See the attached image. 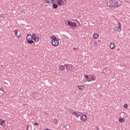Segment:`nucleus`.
I'll list each match as a JSON object with an SVG mask.
<instances>
[{"label":"nucleus","instance_id":"c756f323","mask_svg":"<svg viewBox=\"0 0 130 130\" xmlns=\"http://www.w3.org/2000/svg\"><path fill=\"white\" fill-rule=\"evenodd\" d=\"M45 113V114H46L47 115H48V113Z\"/></svg>","mask_w":130,"mask_h":130},{"label":"nucleus","instance_id":"a211bd4d","mask_svg":"<svg viewBox=\"0 0 130 130\" xmlns=\"http://www.w3.org/2000/svg\"><path fill=\"white\" fill-rule=\"evenodd\" d=\"M7 16H8L7 14H3L2 15V18H3L4 19L7 18Z\"/></svg>","mask_w":130,"mask_h":130},{"label":"nucleus","instance_id":"6e6552de","mask_svg":"<svg viewBox=\"0 0 130 130\" xmlns=\"http://www.w3.org/2000/svg\"><path fill=\"white\" fill-rule=\"evenodd\" d=\"M80 119L82 121H86V120H87V115H86L85 114H82L81 116Z\"/></svg>","mask_w":130,"mask_h":130},{"label":"nucleus","instance_id":"aec40b11","mask_svg":"<svg viewBox=\"0 0 130 130\" xmlns=\"http://www.w3.org/2000/svg\"><path fill=\"white\" fill-rule=\"evenodd\" d=\"M54 123H58V121H57V119H54Z\"/></svg>","mask_w":130,"mask_h":130},{"label":"nucleus","instance_id":"a878e982","mask_svg":"<svg viewBox=\"0 0 130 130\" xmlns=\"http://www.w3.org/2000/svg\"><path fill=\"white\" fill-rule=\"evenodd\" d=\"M38 123L35 122L34 125H38Z\"/></svg>","mask_w":130,"mask_h":130},{"label":"nucleus","instance_id":"393cba45","mask_svg":"<svg viewBox=\"0 0 130 130\" xmlns=\"http://www.w3.org/2000/svg\"><path fill=\"white\" fill-rule=\"evenodd\" d=\"M21 12H22V13L23 14H25V10H22Z\"/></svg>","mask_w":130,"mask_h":130},{"label":"nucleus","instance_id":"9d476101","mask_svg":"<svg viewBox=\"0 0 130 130\" xmlns=\"http://www.w3.org/2000/svg\"><path fill=\"white\" fill-rule=\"evenodd\" d=\"M57 3L59 6H62L64 4L63 0H57Z\"/></svg>","mask_w":130,"mask_h":130},{"label":"nucleus","instance_id":"f3484780","mask_svg":"<svg viewBox=\"0 0 130 130\" xmlns=\"http://www.w3.org/2000/svg\"><path fill=\"white\" fill-rule=\"evenodd\" d=\"M55 0H46V2L47 3V4H50V3H54Z\"/></svg>","mask_w":130,"mask_h":130},{"label":"nucleus","instance_id":"473e14b6","mask_svg":"<svg viewBox=\"0 0 130 130\" xmlns=\"http://www.w3.org/2000/svg\"><path fill=\"white\" fill-rule=\"evenodd\" d=\"M2 103V101H0V104H1Z\"/></svg>","mask_w":130,"mask_h":130},{"label":"nucleus","instance_id":"2eb2a0df","mask_svg":"<svg viewBox=\"0 0 130 130\" xmlns=\"http://www.w3.org/2000/svg\"><path fill=\"white\" fill-rule=\"evenodd\" d=\"M93 38L94 39H98V38H99V35L98 34H94L93 35Z\"/></svg>","mask_w":130,"mask_h":130},{"label":"nucleus","instance_id":"4be33fe9","mask_svg":"<svg viewBox=\"0 0 130 130\" xmlns=\"http://www.w3.org/2000/svg\"><path fill=\"white\" fill-rule=\"evenodd\" d=\"M124 107L125 109H127V105L126 104H125L124 105Z\"/></svg>","mask_w":130,"mask_h":130},{"label":"nucleus","instance_id":"20e7f679","mask_svg":"<svg viewBox=\"0 0 130 130\" xmlns=\"http://www.w3.org/2000/svg\"><path fill=\"white\" fill-rule=\"evenodd\" d=\"M64 67L66 68L68 72H71V71L73 70V67L74 66H73V65L71 64L66 63L64 64Z\"/></svg>","mask_w":130,"mask_h":130},{"label":"nucleus","instance_id":"b1692460","mask_svg":"<svg viewBox=\"0 0 130 130\" xmlns=\"http://www.w3.org/2000/svg\"><path fill=\"white\" fill-rule=\"evenodd\" d=\"M29 129V124L26 125V130Z\"/></svg>","mask_w":130,"mask_h":130},{"label":"nucleus","instance_id":"f03ea898","mask_svg":"<svg viewBox=\"0 0 130 130\" xmlns=\"http://www.w3.org/2000/svg\"><path fill=\"white\" fill-rule=\"evenodd\" d=\"M122 4V2L120 0H111L108 4V6L110 8H119Z\"/></svg>","mask_w":130,"mask_h":130},{"label":"nucleus","instance_id":"1a4fd4ad","mask_svg":"<svg viewBox=\"0 0 130 130\" xmlns=\"http://www.w3.org/2000/svg\"><path fill=\"white\" fill-rule=\"evenodd\" d=\"M117 29L118 32H120L121 31V23L119 22H118V26L117 27Z\"/></svg>","mask_w":130,"mask_h":130},{"label":"nucleus","instance_id":"423d86ee","mask_svg":"<svg viewBox=\"0 0 130 130\" xmlns=\"http://www.w3.org/2000/svg\"><path fill=\"white\" fill-rule=\"evenodd\" d=\"M67 23L68 26L71 27V28H76V27H77V23L73 22L72 21H68Z\"/></svg>","mask_w":130,"mask_h":130},{"label":"nucleus","instance_id":"2f4dec72","mask_svg":"<svg viewBox=\"0 0 130 130\" xmlns=\"http://www.w3.org/2000/svg\"><path fill=\"white\" fill-rule=\"evenodd\" d=\"M17 38H20V36H18L17 37Z\"/></svg>","mask_w":130,"mask_h":130},{"label":"nucleus","instance_id":"f257e3e1","mask_svg":"<svg viewBox=\"0 0 130 130\" xmlns=\"http://www.w3.org/2000/svg\"><path fill=\"white\" fill-rule=\"evenodd\" d=\"M26 40H27V43L29 44H32V43H34V41L35 42H39V37H37V35L35 34H28L26 36Z\"/></svg>","mask_w":130,"mask_h":130},{"label":"nucleus","instance_id":"0eeeda50","mask_svg":"<svg viewBox=\"0 0 130 130\" xmlns=\"http://www.w3.org/2000/svg\"><path fill=\"white\" fill-rule=\"evenodd\" d=\"M70 113H72L74 116H76L77 118H79V117L80 116V114L78 113L76 111L73 110H70Z\"/></svg>","mask_w":130,"mask_h":130},{"label":"nucleus","instance_id":"5701e85b","mask_svg":"<svg viewBox=\"0 0 130 130\" xmlns=\"http://www.w3.org/2000/svg\"><path fill=\"white\" fill-rule=\"evenodd\" d=\"M114 30L115 32H117V30H116V26L114 27Z\"/></svg>","mask_w":130,"mask_h":130},{"label":"nucleus","instance_id":"39448f33","mask_svg":"<svg viewBox=\"0 0 130 130\" xmlns=\"http://www.w3.org/2000/svg\"><path fill=\"white\" fill-rule=\"evenodd\" d=\"M85 77L87 82H92V81H95V79L94 78L93 76L85 75Z\"/></svg>","mask_w":130,"mask_h":130},{"label":"nucleus","instance_id":"9b49d317","mask_svg":"<svg viewBox=\"0 0 130 130\" xmlns=\"http://www.w3.org/2000/svg\"><path fill=\"white\" fill-rule=\"evenodd\" d=\"M0 124L2 126H6V121L3 119L0 120Z\"/></svg>","mask_w":130,"mask_h":130},{"label":"nucleus","instance_id":"6ab92c4d","mask_svg":"<svg viewBox=\"0 0 130 130\" xmlns=\"http://www.w3.org/2000/svg\"><path fill=\"white\" fill-rule=\"evenodd\" d=\"M119 121H120V122H123V121H124V119H123V118H120L119 119Z\"/></svg>","mask_w":130,"mask_h":130},{"label":"nucleus","instance_id":"ddd939ff","mask_svg":"<svg viewBox=\"0 0 130 130\" xmlns=\"http://www.w3.org/2000/svg\"><path fill=\"white\" fill-rule=\"evenodd\" d=\"M77 88H78V89L79 90H84V89H85V86H84V85H78V86H77Z\"/></svg>","mask_w":130,"mask_h":130},{"label":"nucleus","instance_id":"c85d7f7f","mask_svg":"<svg viewBox=\"0 0 130 130\" xmlns=\"http://www.w3.org/2000/svg\"><path fill=\"white\" fill-rule=\"evenodd\" d=\"M77 49L76 48H73V50H76Z\"/></svg>","mask_w":130,"mask_h":130},{"label":"nucleus","instance_id":"dca6fc26","mask_svg":"<svg viewBox=\"0 0 130 130\" xmlns=\"http://www.w3.org/2000/svg\"><path fill=\"white\" fill-rule=\"evenodd\" d=\"M52 5H53V9H57V4H55L53 3H52Z\"/></svg>","mask_w":130,"mask_h":130},{"label":"nucleus","instance_id":"4468645a","mask_svg":"<svg viewBox=\"0 0 130 130\" xmlns=\"http://www.w3.org/2000/svg\"><path fill=\"white\" fill-rule=\"evenodd\" d=\"M59 70H60V71H63L64 70V66H60L59 67Z\"/></svg>","mask_w":130,"mask_h":130},{"label":"nucleus","instance_id":"f8f14e48","mask_svg":"<svg viewBox=\"0 0 130 130\" xmlns=\"http://www.w3.org/2000/svg\"><path fill=\"white\" fill-rule=\"evenodd\" d=\"M115 47V45L113 43H111L110 45V48L111 49H114Z\"/></svg>","mask_w":130,"mask_h":130},{"label":"nucleus","instance_id":"7ed1b4c3","mask_svg":"<svg viewBox=\"0 0 130 130\" xmlns=\"http://www.w3.org/2000/svg\"><path fill=\"white\" fill-rule=\"evenodd\" d=\"M51 38L52 39V40L51 41L52 45L53 46H57L58 44H59V42H58V40H57V38L55 36H53Z\"/></svg>","mask_w":130,"mask_h":130},{"label":"nucleus","instance_id":"cd10ccee","mask_svg":"<svg viewBox=\"0 0 130 130\" xmlns=\"http://www.w3.org/2000/svg\"><path fill=\"white\" fill-rule=\"evenodd\" d=\"M96 129H97V130H99V129H100V128H99V127H96Z\"/></svg>","mask_w":130,"mask_h":130},{"label":"nucleus","instance_id":"bb28decb","mask_svg":"<svg viewBox=\"0 0 130 130\" xmlns=\"http://www.w3.org/2000/svg\"><path fill=\"white\" fill-rule=\"evenodd\" d=\"M0 90H1V91H4V90H3V87H1V88H0Z\"/></svg>","mask_w":130,"mask_h":130},{"label":"nucleus","instance_id":"7c9ffc66","mask_svg":"<svg viewBox=\"0 0 130 130\" xmlns=\"http://www.w3.org/2000/svg\"><path fill=\"white\" fill-rule=\"evenodd\" d=\"M94 44H95V45H97V43H94Z\"/></svg>","mask_w":130,"mask_h":130},{"label":"nucleus","instance_id":"412c9836","mask_svg":"<svg viewBox=\"0 0 130 130\" xmlns=\"http://www.w3.org/2000/svg\"><path fill=\"white\" fill-rule=\"evenodd\" d=\"M18 29H16L15 30V35H18Z\"/></svg>","mask_w":130,"mask_h":130}]
</instances>
